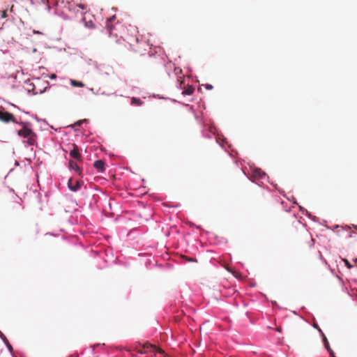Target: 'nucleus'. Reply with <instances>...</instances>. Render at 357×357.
<instances>
[{"label": "nucleus", "mask_w": 357, "mask_h": 357, "mask_svg": "<svg viewBox=\"0 0 357 357\" xmlns=\"http://www.w3.org/2000/svg\"><path fill=\"white\" fill-rule=\"evenodd\" d=\"M104 67H105V64L98 63V67H94V68L98 73L102 74Z\"/></svg>", "instance_id": "nucleus-27"}, {"label": "nucleus", "mask_w": 357, "mask_h": 357, "mask_svg": "<svg viewBox=\"0 0 357 357\" xmlns=\"http://www.w3.org/2000/svg\"><path fill=\"white\" fill-rule=\"evenodd\" d=\"M204 86L205 87V89H206V90H211V89H213V86L212 84H208V83H207V84H204Z\"/></svg>", "instance_id": "nucleus-33"}, {"label": "nucleus", "mask_w": 357, "mask_h": 357, "mask_svg": "<svg viewBox=\"0 0 357 357\" xmlns=\"http://www.w3.org/2000/svg\"><path fill=\"white\" fill-rule=\"evenodd\" d=\"M84 26L89 29H94L96 26L95 24L93 23V22L92 20H89V21L85 22Z\"/></svg>", "instance_id": "nucleus-25"}, {"label": "nucleus", "mask_w": 357, "mask_h": 357, "mask_svg": "<svg viewBox=\"0 0 357 357\" xmlns=\"http://www.w3.org/2000/svg\"><path fill=\"white\" fill-rule=\"evenodd\" d=\"M177 87L181 89V84H178V85H177Z\"/></svg>", "instance_id": "nucleus-56"}, {"label": "nucleus", "mask_w": 357, "mask_h": 357, "mask_svg": "<svg viewBox=\"0 0 357 357\" xmlns=\"http://www.w3.org/2000/svg\"><path fill=\"white\" fill-rule=\"evenodd\" d=\"M167 100H169L170 101H172V102H177V103H179V104H181L182 105V102L176 100V99H173V98H167Z\"/></svg>", "instance_id": "nucleus-39"}, {"label": "nucleus", "mask_w": 357, "mask_h": 357, "mask_svg": "<svg viewBox=\"0 0 357 357\" xmlns=\"http://www.w3.org/2000/svg\"><path fill=\"white\" fill-rule=\"evenodd\" d=\"M353 261L356 264V266H357V258H354Z\"/></svg>", "instance_id": "nucleus-49"}, {"label": "nucleus", "mask_w": 357, "mask_h": 357, "mask_svg": "<svg viewBox=\"0 0 357 357\" xmlns=\"http://www.w3.org/2000/svg\"><path fill=\"white\" fill-rule=\"evenodd\" d=\"M54 6L56 7V9H55V11H54V14L55 15H59L61 17H62L64 20H67L68 19V17L66 14H65L63 12H59V9H58V6H59V2H56V3L54 4Z\"/></svg>", "instance_id": "nucleus-19"}, {"label": "nucleus", "mask_w": 357, "mask_h": 357, "mask_svg": "<svg viewBox=\"0 0 357 357\" xmlns=\"http://www.w3.org/2000/svg\"><path fill=\"white\" fill-rule=\"evenodd\" d=\"M7 17H8L7 10H2L1 11V19H5Z\"/></svg>", "instance_id": "nucleus-32"}, {"label": "nucleus", "mask_w": 357, "mask_h": 357, "mask_svg": "<svg viewBox=\"0 0 357 357\" xmlns=\"http://www.w3.org/2000/svg\"><path fill=\"white\" fill-rule=\"evenodd\" d=\"M89 123V119H86L78 120L74 123V124L72 126V127L73 128L74 126H79L83 123Z\"/></svg>", "instance_id": "nucleus-22"}, {"label": "nucleus", "mask_w": 357, "mask_h": 357, "mask_svg": "<svg viewBox=\"0 0 357 357\" xmlns=\"http://www.w3.org/2000/svg\"><path fill=\"white\" fill-rule=\"evenodd\" d=\"M336 277L337 278V279L339 280V281H340L342 283H343V282H343V280H342L341 278H340V277H339V276H337V275H336Z\"/></svg>", "instance_id": "nucleus-48"}, {"label": "nucleus", "mask_w": 357, "mask_h": 357, "mask_svg": "<svg viewBox=\"0 0 357 357\" xmlns=\"http://www.w3.org/2000/svg\"><path fill=\"white\" fill-rule=\"evenodd\" d=\"M317 331L319 333L320 335L324 334L322 331V330L319 328V326H317Z\"/></svg>", "instance_id": "nucleus-44"}, {"label": "nucleus", "mask_w": 357, "mask_h": 357, "mask_svg": "<svg viewBox=\"0 0 357 357\" xmlns=\"http://www.w3.org/2000/svg\"><path fill=\"white\" fill-rule=\"evenodd\" d=\"M16 124L22 126L20 130H16L17 135L22 138V143L25 147L37 145L38 136L33 130L32 123L29 121H17Z\"/></svg>", "instance_id": "nucleus-2"}, {"label": "nucleus", "mask_w": 357, "mask_h": 357, "mask_svg": "<svg viewBox=\"0 0 357 357\" xmlns=\"http://www.w3.org/2000/svg\"><path fill=\"white\" fill-rule=\"evenodd\" d=\"M130 104L134 106H142L144 102L137 97H132L130 100Z\"/></svg>", "instance_id": "nucleus-17"}, {"label": "nucleus", "mask_w": 357, "mask_h": 357, "mask_svg": "<svg viewBox=\"0 0 357 357\" xmlns=\"http://www.w3.org/2000/svg\"><path fill=\"white\" fill-rule=\"evenodd\" d=\"M0 338L3 342L7 339L6 337L5 336V335L1 331H0Z\"/></svg>", "instance_id": "nucleus-37"}, {"label": "nucleus", "mask_w": 357, "mask_h": 357, "mask_svg": "<svg viewBox=\"0 0 357 357\" xmlns=\"http://www.w3.org/2000/svg\"><path fill=\"white\" fill-rule=\"evenodd\" d=\"M102 95H106V96H109V94H107V93H105V92H102Z\"/></svg>", "instance_id": "nucleus-59"}, {"label": "nucleus", "mask_w": 357, "mask_h": 357, "mask_svg": "<svg viewBox=\"0 0 357 357\" xmlns=\"http://www.w3.org/2000/svg\"><path fill=\"white\" fill-rule=\"evenodd\" d=\"M73 148L69 151V155L75 160L79 161L81 160V155L77 151V146L75 144H73Z\"/></svg>", "instance_id": "nucleus-13"}, {"label": "nucleus", "mask_w": 357, "mask_h": 357, "mask_svg": "<svg viewBox=\"0 0 357 357\" xmlns=\"http://www.w3.org/2000/svg\"><path fill=\"white\" fill-rule=\"evenodd\" d=\"M327 351H328V354L330 355V357H336L334 351L332 350V349H328Z\"/></svg>", "instance_id": "nucleus-36"}, {"label": "nucleus", "mask_w": 357, "mask_h": 357, "mask_svg": "<svg viewBox=\"0 0 357 357\" xmlns=\"http://www.w3.org/2000/svg\"><path fill=\"white\" fill-rule=\"evenodd\" d=\"M65 8H67L69 11H73L75 13H77L79 12V9L80 8L82 10L86 9V6L84 4H77L76 6L71 5L69 2H67L66 5L64 6Z\"/></svg>", "instance_id": "nucleus-14"}, {"label": "nucleus", "mask_w": 357, "mask_h": 357, "mask_svg": "<svg viewBox=\"0 0 357 357\" xmlns=\"http://www.w3.org/2000/svg\"><path fill=\"white\" fill-rule=\"evenodd\" d=\"M298 206L299 211L302 213V214L306 215L309 218H310L314 222H318L319 218L314 215H313L310 212H309L307 209H305L303 206L296 204Z\"/></svg>", "instance_id": "nucleus-12"}, {"label": "nucleus", "mask_w": 357, "mask_h": 357, "mask_svg": "<svg viewBox=\"0 0 357 357\" xmlns=\"http://www.w3.org/2000/svg\"><path fill=\"white\" fill-rule=\"evenodd\" d=\"M321 337L323 342L328 341L327 337H326L325 334L321 335Z\"/></svg>", "instance_id": "nucleus-40"}, {"label": "nucleus", "mask_w": 357, "mask_h": 357, "mask_svg": "<svg viewBox=\"0 0 357 357\" xmlns=\"http://www.w3.org/2000/svg\"><path fill=\"white\" fill-rule=\"evenodd\" d=\"M47 234L51 235V236H56L54 233L48 232Z\"/></svg>", "instance_id": "nucleus-52"}, {"label": "nucleus", "mask_w": 357, "mask_h": 357, "mask_svg": "<svg viewBox=\"0 0 357 357\" xmlns=\"http://www.w3.org/2000/svg\"><path fill=\"white\" fill-rule=\"evenodd\" d=\"M133 350L139 355H145L146 357H153L158 353V349L155 345L146 342L144 343L137 342Z\"/></svg>", "instance_id": "nucleus-3"}, {"label": "nucleus", "mask_w": 357, "mask_h": 357, "mask_svg": "<svg viewBox=\"0 0 357 357\" xmlns=\"http://www.w3.org/2000/svg\"><path fill=\"white\" fill-rule=\"evenodd\" d=\"M149 56H153L154 55L153 53H151V52H149Z\"/></svg>", "instance_id": "nucleus-55"}, {"label": "nucleus", "mask_w": 357, "mask_h": 357, "mask_svg": "<svg viewBox=\"0 0 357 357\" xmlns=\"http://www.w3.org/2000/svg\"><path fill=\"white\" fill-rule=\"evenodd\" d=\"M271 303H272L273 306H277V307H278V303H277V302H276V301H271Z\"/></svg>", "instance_id": "nucleus-45"}, {"label": "nucleus", "mask_w": 357, "mask_h": 357, "mask_svg": "<svg viewBox=\"0 0 357 357\" xmlns=\"http://www.w3.org/2000/svg\"><path fill=\"white\" fill-rule=\"evenodd\" d=\"M31 116L36 119L38 122H43L47 125H48L47 121L45 119H40L39 118L36 114H31Z\"/></svg>", "instance_id": "nucleus-26"}, {"label": "nucleus", "mask_w": 357, "mask_h": 357, "mask_svg": "<svg viewBox=\"0 0 357 357\" xmlns=\"http://www.w3.org/2000/svg\"><path fill=\"white\" fill-rule=\"evenodd\" d=\"M277 331H278V332H281V331H282L281 328H280L277 329Z\"/></svg>", "instance_id": "nucleus-58"}, {"label": "nucleus", "mask_w": 357, "mask_h": 357, "mask_svg": "<svg viewBox=\"0 0 357 357\" xmlns=\"http://www.w3.org/2000/svg\"><path fill=\"white\" fill-rule=\"evenodd\" d=\"M93 167L98 173H104L106 170L105 163L102 160H96L93 162Z\"/></svg>", "instance_id": "nucleus-11"}, {"label": "nucleus", "mask_w": 357, "mask_h": 357, "mask_svg": "<svg viewBox=\"0 0 357 357\" xmlns=\"http://www.w3.org/2000/svg\"><path fill=\"white\" fill-rule=\"evenodd\" d=\"M70 82L73 87H84L85 86L84 82L73 79H70Z\"/></svg>", "instance_id": "nucleus-18"}, {"label": "nucleus", "mask_w": 357, "mask_h": 357, "mask_svg": "<svg viewBox=\"0 0 357 357\" xmlns=\"http://www.w3.org/2000/svg\"><path fill=\"white\" fill-rule=\"evenodd\" d=\"M13 191H14V190H13V188H10V192H13Z\"/></svg>", "instance_id": "nucleus-63"}, {"label": "nucleus", "mask_w": 357, "mask_h": 357, "mask_svg": "<svg viewBox=\"0 0 357 357\" xmlns=\"http://www.w3.org/2000/svg\"><path fill=\"white\" fill-rule=\"evenodd\" d=\"M154 97H158L160 99L167 100V97L161 96L160 95H153Z\"/></svg>", "instance_id": "nucleus-41"}, {"label": "nucleus", "mask_w": 357, "mask_h": 357, "mask_svg": "<svg viewBox=\"0 0 357 357\" xmlns=\"http://www.w3.org/2000/svg\"><path fill=\"white\" fill-rule=\"evenodd\" d=\"M317 326H319L317 324H315L314 325H313V327L316 329H317Z\"/></svg>", "instance_id": "nucleus-53"}, {"label": "nucleus", "mask_w": 357, "mask_h": 357, "mask_svg": "<svg viewBox=\"0 0 357 357\" xmlns=\"http://www.w3.org/2000/svg\"><path fill=\"white\" fill-rule=\"evenodd\" d=\"M95 347H101L102 349H105L107 347V346L105 343H97L91 349L92 353L93 354L95 352Z\"/></svg>", "instance_id": "nucleus-24"}, {"label": "nucleus", "mask_w": 357, "mask_h": 357, "mask_svg": "<svg viewBox=\"0 0 357 357\" xmlns=\"http://www.w3.org/2000/svg\"><path fill=\"white\" fill-rule=\"evenodd\" d=\"M15 167H19V166H20V162L19 161H17V160H15Z\"/></svg>", "instance_id": "nucleus-46"}, {"label": "nucleus", "mask_w": 357, "mask_h": 357, "mask_svg": "<svg viewBox=\"0 0 357 357\" xmlns=\"http://www.w3.org/2000/svg\"><path fill=\"white\" fill-rule=\"evenodd\" d=\"M0 121L5 123L13 122L15 123L17 122L13 114L6 111L3 108L0 109Z\"/></svg>", "instance_id": "nucleus-6"}, {"label": "nucleus", "mask_w": 357, "mask_h": 357, "mask_svg": "<svg viewBox=\"0 0 357 357\" xmlns=\"http://www.w3.org/2000/svg\"><path fill=\"white\" fill-rule=\"evenodd\" d=\"M7 78H8V79H9V78H13V79H16V78H17V75H14L13 74H12V75H9L8 76V77H7Z\"/></svg>", "instance_id": "nucleus-43"}, {"label": "nucleus", "mask_w": 357, "mask_h": 357, "mask_svg": "<svg viewBox=\"0 0 357 357\" xmlns=\"http://www.w3.org/2000/svg\"><path fill=\"white\" fill-rule=\"evenodd\" d=\"M47 77H49L50 79H52V80H53V79H56V77H57L56 75V74H54V73H52V74H50V75H47Z\"/></svg>", "instance_id": "nucleus-34"}, {"label": "nucleus", "mask_w": 357, "mask_h": 357, "mask_svg": "<svg viewBox=\"0 0 357 357\" xmlns=\"http://www.w3.org/2000/svg\"><path fill=\"white\" fill-rule=\"evenodd\" d=\"M109 347L110 348H114V349L119 350V351H123V348L122 347L110 346Z\"/></svg>", "instance_id": "nucleus-38"}, {"label": "nucleus", "mask_w": 357, "mask_h": 357, "mask_svg": "<svg viewBox=\"0 0 357 357\" xmlns=\"http://www.w3.org/2000/svg\"><path fill=\"white\" fill-rule=\"evenodd\" d=\"M195 119L202 125V127H206V123L203 119H200V116L197 114L196 112L193 114Z\"/></svg>", "instance_id": "nucleus-23"}, {"label": "nucleus", "mask_w": 357, "mask_h": 357, "mask_svg": "<svg viewBox=\"0 0 357 357\" xmlns=\"http://www.w3.org/2000/svg\"><path fill=\"white\" fill-rule=\"evenodd\" d=\"M327 228H328V229H331V227H327ZM337 228H339V225H335V226L333 227V229H332V228H331V229H337Z\"/></svg>", "instance_id": "nucleus-47"}, {"label": "nucleus", "mask_w": 357, "mask_h": 357, "mask_svg": "<svg viewBox=\"0 0 357 357\" xmlns=\"http://www.w3.org/2000/svg\"><path fill=\"white\" fill-rule=\"evenodd\" d=\"M96 255H98V256H99V257H101L100 252H96Z\"/></svg>", "instance_id": "nucleus-54"}, {"label": "nucleus", "mask_w": 357, "mask_h": 357, "mask_svg": "<svg viewBox=\"0 0 357 357\" xmlns=\"http://www.w3.org/2000/svg\"><path fill=\"white\" fill-rule=\"evenodd\" d=\"M195 91V86L193 85H188L185 89H183L182 95L183 96H190Z\"/></svg>", "instance_id": "nucleus-16"}, {"label": "nucleus", "mask_w": 357, "mask_h": 357, "mask_svg": "<svg viewBox=\"0 0 357 357\" xmlns=\"http://www.w3.org/2000/svg\"><path fill=\"white\" fill-rule=\"evenodd\" d=\"M179 68H177L176 67L174 69V72H175V74L177 75L178 74V72L177 70H178Z\"/></svg>", "instance_id": "nucleus-51"}, {"label": "nucleus", "mask_w": 357, "mask_h": 357, "mask_svg": "<svg viewBox=\"0 0 357 357\" xmlns=\"http://www.w3.org/2000/svg\"><path fill=\"white\" fill-rule=\"evenodd\" d=\"M213 135H217V137L215 139L216 142L220 145V146L227 153H229V155L231 157L232 155L229 153L227 149H225L222 142H227V138L225 137L223 135L220 136L218 134V129L213 125L211 126L210 129H206V127H203L202 130V137L207 138V139H211Z\"/></svg>", "instance_id": "nucleus-4"}, {"label": "nucleus", "mask_w": 357, "mask_h": 357, "mask_svg": "<svg viewBox=\"0 0 357 357\" xmlns=\"http://www.w3.org/2000/svg\"><path fill=\"white\" fill-rule=\"evenodd\" d=\"M116 20V15H112L109 18H107L106 20V24L105 28L107 29V31L109 34V36H112V35H114L116 36V33H114L113 31L116 30V26L113 24V22Z\"/></svg>", "instance_id": "nucleus-7"}, {"label": "nucleus", "mask_w": 357, "mask_h": 357, "mask_svg": "<svg viewBox=\"0 0 357 357\" xmlns=\"http://www.w3.org/2000/svg\"><path fill=\"white\" fill-rule=\"evenodd\" d=\"M323 343H324V347H325V349L326 350H328V349H331V347H330L328 341L324 342Z\"/></svg>", "instance_id": "nucleus-35"}, {"label": "nucleus", "mask_w": 357, "mask_h": 357, "mask_svg": "<svg viewBox=\"0 0 357 357\" xmlns=\"http://www.w3.org/2000/svg\"><path fill=\"white\" fill-rule=\"evenodd\" d=\"M80 58L83 59L88 65L93 66V67H98V62L93 61L92 59H90L86 56L84 54L80 55Z\"/></svg>", "instance_id": "nucleus-15"}, {"label": "nucleus", "mask_w": 357, "mask_h": 357, "mask_svg": "<svg viewBox=\"0 0 357 357\" xmlns=\"http://www.w3.org/2000/svg\"><path fill=\"white\" fill-rule=\"evenodd\" d=\"M34 33L36 34H42V33L40 31H34Z\"/></svg>", "instance_id": "nucleus-50"}, {"label": "nucleus", "mask_w": 357, "mask_h": 357, "mask_svg": "<svg viewBox=\"0 0 357 357\" xmlns=\"http://www.w3.org/2000/svg\"><path fill=\"white\" fill-rule=\"evenodd\" d=\"M344 263V265L345 266L349 268V269H351V268H353V265L349 262V261L347 259H342Z\"/></svg>", "instance_id": "nucleus-29"}, {"label": "nucleus", "mask_w": 357, "mask_h": 357, "mask_svg": "<svg viewBox=\"0 0 357 357\" xmlns=\"http://www.w3.org/2000/svg\"><path fill=\"white\" fill-rule=\"evenodd\" d=\"M250 171L248 173L245 172L244 169H242L243 173L245 176H247V178L252 182L255 183L259 186L262 187V182H256L255 179H261V178H266L267 181L274 187L275 190H278L280 195H282L283 197L287 198L289 201L291 202L293 204L296 205L298 204L297 200L296 198L291 195V197L287 196L284 194V192L282 190H280L278 188L277 184L271 182L269 181V177L267 176L266 173L264 171H262L260 168L256 167L254 165H250Z\"/></svg>", "instance_id": "nucleus-1"}, {"label": "nucleus", "mask_w": 357, "mask_h": 357, "mask_svg": "<svg viewBox=\"0 0 357 357\" xmlns=\"http://www.w3.org/2000/svg\"><path fill=\"white\" fill-rule=\"evenodd\" d=\"M97 200L95 197V196L93 195L90 203H89V208H91V210H95L96 208H97Z\"/></svg>", "instance_id": "nucleus-21"}, {"label": "nucleus", "mask_w": 357, "mask_h": 357, "mask_svg": "<svg viewBox=\"0 0 357 357\" xmlns=\"http://www.w3.org/2000/svg\"><path fill=\"white\" fill-rule=\"evenodd\" d=\"M68 169L70 171H75L79 176H81L82 174V167H79L75 162H74L73 160H68Z\"/></svg>", "instance_id": "nucleus-10"}, {"label": "nucleus", "mask_w": 357, "mask_h": 357, "mask_svg": "<svg viewBox=\"0 0 357 357\" xmlns=\"http://www.w3.org/2000/svg\"><path fill=\"white\" fill-rule=\"evenodd\" d=\"M28 160H29V163L30 164L31 162V159L29 158Z\"/></svg>", "instance_id": "nucleus-61"}, {"label": "nucleus", "mask_w": 357, "mask_h": 357, "mask_svg": "<svg viewBox=\"0 0 357 357\" xmlns=\"http://www.w3.org/2000/svg\"><path fill=\"white\" fill-rule=\"evenodd\" d=\"M41 2L46 6V9L50 12L51 10V6L49 3L48 0H41Z\"/></svg>", "instance_id": "nucleus-31"}, {"label": "nucleus", "mask_w": 357, "mask_h": 357, "mask_svg": "<svg viewBox=\"0 0 357 357\" xmlns=\"http://www.w3.org/2000/svg\"><path fill=\"white\" fill-rule=\"evenodd\" d=\"M345 231H346V232H347V238H350V237H351V232H350V231H349L347 229H346V230H345ZM343 232H344V230L343 229H342V230H338V231H337V234H338L339 236H341V235H342V233H343Z\"/></svg>", "instance_id": "nucleus-30"}, {"label": "nucleus", "mask_w": 357, "mask_h": 357, "mask_svg": "<svg viewBox=\"0 0 357 357\" xmlns=\"http://www.w3.org/2000/svg\"><path fill=\"white\" fill-rule=\"evenodd\" d=\"M37 52V49L36 48H33V52Z\"/></svg>", "instance_id": "nucleus-57"}, {"label": "nucleus", "mask_w": 357, "mask_h": 357, "mask_svg": "<svg viewBox=\"0 0 357 357\" xmlns=\"http://www.w3.org/2000/svg\"><path fill=\"white\" fill-rule=\"evenodd\" d=\"M354 227L357 230V225H355Z\"/></svg>", "instance_id": "nucleus-64"}, {"label": "nucleus", "mask_w": 357, "mask_h": 357, "mask_svg": "<svg viewBox=\"0 0 357 357\" xmlns=\"http://www.w3.org/2000/svg\"><path fill=\"white\" fill-rule=\"evenodd\" d=\"M182 105L188 107L189 112H192V114H195L196 112L192 105H190L189 104L187 103H182Z\"/></svg>", "instance_id": "nucleus-28"}, {"label": "nucleus", "mask_w": 357, "mask_h": 357, "mask_svg": "<svg viewBox=\"0 0 357 357\" xmlns=\"http://www.w3.org/2000/svg\"><path fill=\"white\" fill-rule=\"evenodd\" d=\"M84 185V181L81 178H70L67 182L69 190L73 192H78Z\"/></svg>", "instance_id": "nucleus-5"}, {"label": "nucleus", "mask_w": 357, "mask_h": 357, "mask_svg": "<svg viewBox=\"0 0 357 357\" xmlns=\"http://www.w3.org/2000/svg\"><path fill=\"white\" fill-rule=\"evenodd\" d=\"M155 48L158 49V50H159V51H160V50H161V47H159V46H158V47H156Z\"/></svg>", "instance_id": "nucleus-62"}, {"label": "nucleus", "mask_w": 357, "mask_h": 357, "mask_svg": "<svg viewBox=\"0 0 357 357\" xmlns=\"http://www.w3.org/2000/svg\"><path fill=\"white\" fill-rule=\"evenodd\" d=\"M135 40H136L137 43H139V38H136Z\"/></svg>", "instance_id": "nucleus-60"}, {"label": "nucleus", "mask_w": 357, "mask_h": 357, "mask_svg": "<svg viewBox=\"0 0 357 357\" xmlns=\"http://www.w3.org/2000/svg\"><path fill=\"white\" fill-rule=\"evenodd\" d=\"M7 78H8V79H9V78H13V79H16V78H17V75H14L13 74H12V75H9L8 76V77H7Z\"/></svg>", "instance_id": "nucleus-42"}, {"label": "nucleus", "mask_w": 357, "mask_h": 357, "mask_svg": "<svg viewBox=\"0 0 357 357\" xmlns=\"http://www.w3.org/2000/svg\"><path fill=\"white\" fill-rule=\"evenodd\" d=\"M190 226L195 227L197 229H199L202 230L203 232H205L206 234L208 235L209 238H212L214 237L215 238L214 243H215L217 245L225 244L227 243V241L224 238H219V237L215 236L213 234L202 229L201 226H199V225H195V224H192Z\"/></svg>", "instance_id": "nucleus-8"}, {"label": "nucleus", "mask_w": 357, "mask_h": 357, "mask_svg": "<svg viewBox=\"0 0 357 357\" xmlns=\"http://www.w3.org/2000/svg\"><path fill=\"white\" fill-rule=\"evenodd\" d=\"M3 342L6 345L8 351L10 352V354L12 356V357H15V354L13 353V348L12 345L10 344V342H8V339L4 340Z\"/></svg>", "instance_id": "nucleus-20"}, {"label": "nucleus", "mask_w": 357, "mask_h": 357, "mask_svg": "<svg viewBox=\"0 0 357 357\" xmlns=\"http://www.w3.org/2000/svg\"><path fill=\"white\" fill-rule=\"evenodd\" d=\"M47 84L43 89H40L39 91L36 90V85L33 83L29 84L30 86H32L31 89L28 90V93H30L31 92L32 95L42 94L49 91L51 87L50 82L48 81L45 82Z\"/></svg>", "instance_id": "nucleus-9"}]
</instances>
